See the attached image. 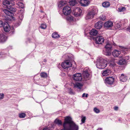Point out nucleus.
<instances>
[{"instance_id":"nucleus-52","label":"nucleus","mask_w":130,"mask_h":130,"mask_svg":"<svg viewBox=\"0 0 130 130\" xmlns=\"http://www.w3.org/2000/svg\"><path fill=\"white\" fill-rule=\"evenodd\" d=\"M23 11H24V10H23Z\"/></svg>"},{"instance_id":"nucleus-34","label":"nucleus","mask_w":130,"mask_h":130,"mask_svg":"<svg viewBox=\"0 0 130 130\" xmlns=\"http://www.w3.org/2000/svg\"><path fill=\"white\" fill-rule=\"evenodd\" d=\"M19 116L20 118H23L25 117L26 114L24 113H20L19 114Z\"/></svg>"},{"instance_id":"nucleus-47","label":"nucleus","mask_w":130,"mask_h":130,"mask_svg":"<svg viewBox=\"0 0 130 130\" xmlns=\"http://www.w3.org/2000/svg\"><path fill=\"white\" fill-rule=\"evenodd\" d=\"M69 92L70 94L73 93V92L72 90V89H70L69 91Z\"/></svg>"},{"instance_id":"nucleus-9","label":"nucleus","mask_w":130,"mask_h":130,"mask_svg":"<svg viewBox=\"0 0 130 130\" xmlns=\"http://www.w3.org/2000/svg\"><path fill=\"white\" fill-rule=\"evenodd\" d=\"M104 39L102 36H98L95 40V43L98 44H102L104 43Z\"/></svg>"},{"instance_id":"nucleus-48","label":"nucleus","mask_w":130,"mask_h":130,"mask_svg":"<svg viewBox=\"0 0 130 130\" xmlns=\"http://www.w3.org/2000/svg\"><path fill=\"white\" fill-rule=\"evenodd\" d=\"M114 109L115 110H117L118 109V107L117 106H115L114 108Z\"/></svg>"},{"instance_id":"nucleus-27","label":"nucleus","mask_w":130,"mask_h":130,"mask_svg":"<svg viewBox=\"0 0 130 130\" xmlns=\"http://www.w3.org/2000/svg\"><path fill=\"white\" fill-rule=\"evenodd\" d=\"M54 123L55 124H57L58 125H61L62 122L61 120L58 119H56L54 121Z\"/></svg>"},{"instance_id":"nucleus-23","label":"nucleus","mask_w":130,"mask_h":130,"mask_svg":"<svg viewBox=\"0 0 130 130\" xmlns=\"http://www.w3.org/2000/svg\"><path fill=\"white\" fill-rule=\"evenodd\" d=\"M117 63L119 65H122L125 64L126 63L125 61L123 58H122L119 60L117 62Z\"/></svg>"},{"instance_id":"nucleus-10","label":"nucleus","mask_w":130,"mask_h":130,"mask_svg":"<svg viewBox=\"0 0 130 130\" xmlns=\"http://www.w3.org/2000/svg\"><path fill=\"white\" fill-rule=\"evenodd\" d=\"M73 79L76 81H80L82 79V77L80 73H77L73 75Z\"/></svg>"},{"instance_id":"nucleus-44","label":"nucleus","mask_w":130,"mask_h":130,"mask_svg":"<svg viewBox=\"0 0 130 130\" xmlns=\"http://www.w3.org/2000/svg\"><path fill=\"white\" fill-rule=\"evenodd\" d=\"M116 27H117V28H119L120 27V25L119 23H116L115 25Z\"/></svg>"},{"instance_id":"nucleus-28","label":"nucleus","mask_w":130,"mask_h":130,"mask_svg":"<svg viewBox=\"0 0 130 130\" xmlns=\"http://www.w3.org/2000/svg\"><path fill=\"white\" fill-rule=\"evenodd\" d=\"M110 4L109 3L107 2H105L102 3L103 6L105 7H107L110 6Z\"/></svg>"},{"instance_id":"nucleus-32","label":"nucleus","mask_w":130,"mask_h":130,"mask_svg":"<svg viewBox=\"0 0 130 130\" xmlns=\"http://www.w3.org/2000/svg\"><path fill=\"white\" fill-rule=\"evenodd\" d=\"M17 5H18L20 7H21L22 8H23L24 7V4L21 2H19L17 3Z\"/></svg>"},{"instance_id":"nucleus-14","label":"nucleus","mask_w":130,"mask_h":130,"mask_svg":"<svg viewBox=\"0 0 130 130\" xmlns=\"http://www.w3.org/2000/svg\"><path fill=\"white\" fill-rule=\"evenodd\" d=\"M7 39V37L3 34H0V43L6 42Z\"/></svg>"},{"instance_id":"nucleus-30","label":"nucleus","mask_w":130,"mask_h":130,"mask_svg":"<svg viewBox=\"0 0 130 130\" xmlns=\"http://www.w3.org/2000/svg\"><path fill=\"white\" fill-rule=\"evenodd\" d=\"M69 3L71 6H73L76 4V3L75 0H72L71 1H70Z\"/></svg>"},{"instance_id":"nucleus-12","label":"nucleus","mask_w":130,"mask_h":130,"mask_svg":"<svg viewBox=\"0 0 130 130\" xmlns=\"http://www.w3.org/2000/svg\"><path fill=\"white\" fill-rule=\"evenodd\" d=\"M95 14V12L93 10L89 12L85 17V19L86 20H88L92 18L94 16Z\"/></svg>"},{"instance_id":"nucleus-42","label":"nucleus","mask_w":130,"mask_h":130,"mask_svg":"<svg viewBox=\"0 0 130 130\" xmlns=\"http://www.w3.org/2000/svg\"><path fill=\"white\" fill-rule=\"evenodd\" d=\"M86 119V117H82L81 121L83 123H85Z\"/></svg>"},{"instance_id":"nucleus-25","label":"nucleus","mask_w":130,"mask_h":130,"mask_svg":"<svg viewBox=\"0 0 130 130\" xmlns=\"http://www.w3.org/2000/svg\"><path fill=\"white\" fill-rule=\"evenodd\" d=\"M82 85L79 83H76L74 85V87L75 88H78L79 89H80L82 87Z\"/></svg>"},{"instance_id":"nucleus-38","label":"nucleus","mask_w":130,"mask_h":130,"mask_svg":"<svg viewBox=\"0 0 130 130\" xmlns=\"http://www.w3.org/2000/svg\"><path fill=\"white\" fill-rule=\"evenodd\" d=\"M93 110L96 113H99L100 112V110L96 108H94L93 109Z\"/></svg>"},{"instance_id":"nucleus-49","label":"nucleus","mask_w":130,"mask_h":130,"mask_svg":"<svg viewBox=\"0 0 130 130\" xmlns=\"http://www.w3.org/2000/svg\"><path fill=\"white\" fill-rule=\"evenodd\" d=\"M43 130H50L49 129L47 128H44Z\"/></svg>"},{"instance_id":"nucleus-43","label":"nucleus","mask_w":130,"mask_h":130,"mask_svg":"<svg viewBox=\"0 0 130 130\" xmlns=\"http://www.w3.org/2000/svg\"><path fill=\"white\" fill-rule=\"evenodd\" d=\"M4 23L2 21H0V27H2L4 26Z\"/></svg>"},{"instance_id":"nucleus-8","label":"nucleus","mask_w":130,"mask_h":130,"mask_svg":"<svg viewBox=\"0 0 130 130\" xmlns=\"http://www.w3.org/2000/svg\"><path fill=\"white\" fill-rule=\"evenodd\" d=\"M115 79L114 78L111 77H106L105 79L104 82L106 84L111 85L114 82Z\"/></svg>"},{"instance_id":"nucleus-15","label":"nucleus","mask_w":130,"mask_h":130,"mask_svg":"<svg viewBox=\"0 0 130 130\" xmlns=\"http://www.w3.org/2000/svg\"><path fill=\"white\" fill-rule=\"evenodd\" d=\"M113 25L112 22L108 21L105 22L104 24V27L105 28H109L112 27Z\"/></svg>"},{"instance_id":"nucleus-50","label":"nucleus","mask_w":130,"mask_h":130,"mask_svg":"<svg viewBox=\"0 0 130 130\" xmlns=\"http://www.w3.org/2000/svg\"><path fill=\"white\" fill-rule=\"evenodd\" d=\"M97 130H102V128H98L97 129Z\"/></svg>"},{"instance_id":"nucleus-3","label":"nucleus","mask_w":130,"mask_h":130,"mask_svg":"<svg viewBox=\"0 0 130 130\" xmlns=\"http://www.w3.org/2000/svg\"><path fill=\"white\" fill-rule=\"evenodd\" d=\"M91 71L90 69L88 68H86L84 69L83 75V78L85 80L90 79L91 78Z\"/></svg>"},{"instance_id":"nucleus-40","label":"nucleus","mask_w":130,"mask_h":130,"mask_svg":"<svg viewBox=\"0 0 130 130\" xmlns=\"http://www.w3.org/2000/svg\"><path fill=\"white\" fill-rule=\"evenodd\" d=\"M10 10L11 11H12L14 12H15L16 11V9L15 8H14L12 7H10L9 8Z\"/></svg>"},{"instance_id":"nucleus-7","label":"nucleus","mask_w":130,"mask_h":130,"mask_svg":"<svg viewBox=\"0 0 130 130\" xmlns=\"http://www.w3.org/2000/svg\"><path fill=\"white\" fill-rule=\"evenodd\" d=\"M72 64L71 62L67 61L63 62L61 64L62 67L64 69H70L71 67Z\"/></svg>"},{"instance_id":"nucleus-45","label":"nucleus","mask_w":130,"mask_h":130,"mask_svg":"<svg viewBox=\"0 0 130 130\" xmlns=\"http://www.w3.org/2000/svg\"><path fill=\"white\" fill-rule=\"evenodd\" d=\"M4 97V94L3 93H0V100L3 99Z\"/></svg>"},{"instance_id":"nucleus-35","label":"nucleus","mask_w":130,"mask_h":130,"mask_svg":"<svg viewBox=\"0 0 130 130\" xmlns=\"http://www.w3.org/2000/svg\"><path fill=\"white\" fill-rule=\"evenodd\" d=\"M47 27L46 25L45 24H42L40 26V28L43 29H45Z\"/></svg>"},{"instance_id":"nucleus-37","label":"nucleus","mask_w":130,"mask_h":130,"mask_svg":"<svg viewBox=\"0 0 130 130\" xmlns=\"http://www.w3.org/2000/svg\"><path fill=\"white\" fill-rule=\"evenodd\" d=\"M24 14L22 13H20L19 14V19L22 20V19L23 18Z\"/></svg>"},{"instance_id":"nucleus-33","label":"nucleus","mask_w":130,"mask_h":130,"mask_svg":"<svg viewBox=\"0 0 130 130\" xmlns=\"http://www.w3.org/2000/svg\"><path fill=\"white\" fill-rule=\"evenodd\" d=\"M41 76L43 78H46L47 77V75L46 73L44 72H42L40 74Z\"/></svg>"},{"instance_id":"nucleus-19","label":"nucleus","mask_w":130,"mask_h":130,"mask_svg":"<svg viewBox=\"0 0 130 130\" xmlns=\"http://www.w3.org/2000/svg\"><path fill=\"white\" fill-rule=\"evenodd\" d=\"M111 71L110 70L107 69L102 71V75L103 76H107L111 74Z\"/></svg>"},{"instance_id":"nucleus-17","label":"nucleus","mask_w":130,"mask_h":130,"mask_svg":"<svg viewBox=\"0 0 130 130\" xmlns=\"http://www.w3.org/2000/svg\"><path fill=\"white\" fill-rule=\"evenodd\" d=\"M103 24L102 22L99 21L96 23L95 25V27L98 29H99L101 28L102 27Z\"/></svg>"},{"instance_id":"nucleus-41","label":"nucleus","mask_w":130,"mask_h":130,"mask_svg":"<svg viewBox=\"0 0 130 130\" xmlns=\"http://www.w3.org/2000/svg\"><path fill=\"white\" fill-rule=\"evenodd\" d=\"M129 57L128 56H126L124 58H123V59L125 61L126 63V62L129 59Z\"/></svg>"},{"instance_id":"nucleus-51","label":"nucleus","mask_w":130,"mask_h":130,"mask_svg":"<svg viewBox=\"0 0 130 130\" xmlns=\"http://www.w3.org/2000/svg\"><path fill=\"white\" fill-rule=\"evenodd\" d=\"M63 129H61V130H67L65 128H64L63 126Z\"/></svg>"},{"instance_id":"nucleus-39","label":"nucleus","mask_w":130,"mask_h":130,"mask_svg":"<svg viewBox=\"0 0 130 130\" xmlns=\"http://www.w3.org/2000/svg\"><path fill=\"white\" fill-rule=\"evenodd\" d=\"M100 18L101 20L103 21L104 20L106 19L104 15H101L100 17Z\"/></svg>"},{"instance_id":"nucleus-22","label":"nucleus","mask_w":130,"mask_h":130,"mask_svg":"<svg viewBox=\"0 0 130 130\" xmlns=\"http://www.w3.org/2000/svg\"><path fill=\"white\" fill-rule=\"evenodd\" d=\"M4 12L7 15H8L9 16H12L13 15L12 12H11L9 10L7 9H4L3 10Z\"/></svg>"},{"instance_id":"nucleus-2","label":"nucleus","mask_w":130,"mask_h":130,"mask_svg":"<svg viewBox=\"0 0 130 130\" xmlns=\"http://www.w3.org/2000/svg\"><path fill=\"white\" fill-rule=\"evenodd\" d=\"M107 61L102 58H98L96 63V65L97 68L99 69H103L106 66Z\"/></svg>"},{"instance_id":"nucleus-5","label":"nucleus","mask_w":130,"mask_h":130,"mask_svg":"<svg viewBox=\"0 0 130 130\" xmlns=\"http://www.w3.org/2000/svg\"><path fill=\"white\" fill-rule=\"evenodd\" d=\"M73 13L76 17L82 14V10L79 7L74 9L73 10Z\"/></svg>"},{"instance_id":"nucleus-13","label":"nucleus","mask_w":130,"mask_h":130,"mask_svg":"<svg viewBox=\"0 0 130 130\" xmlns=\"http://www.w3.org/2000/svg\"><path fill=\"white\" fill-rule=\"evenodd\" d=\"M112 54L114 57H118L119 55H120L119 57L122 56V55L121 54V52L120 50H115L112 52Z\"/></svg>"},{"instance_id":"nucleus-21","label":"nucleus","mask_w":130,"mask_h":130,"mask_svg":"<svg viewBox=\"0 0 130 130\" xmlns=\"http://www.w3.org/2000/svg\"><path fill=\"white\" fill-rule=\"evenodd\" d=\"M66 4V2L64 1H61L58 3V6L60 8L65 6Z\"/></svg>"},{"instance_id":"nucleus-4","label":"nucleus","mask_w":130,"mask_h":130,"mask_svg":"<svg viewBox=\"0 0 130 130\" xmlns=\"http://www.w3.org/2000/svg\"><path fill=\"white\" fill-rule=\"evenodd\" d=\"M112 46L111 44L108 43L105 46V51L104 53L105 55L109 56L111 54Z\"/></svg>"},{"instance_id":"nucleus-18","label":"nucleus","mask_w":130,"mask_h":130,"mask_svg":"<svg viewBox=\"0 0 130 130\" xmlns=\"http://www.w3.org/2000/svg\"><path fill=\"white\" fill-rule=\"evenodd\" d=\"M90 2L88 0H80V3L82 6H86L88 5Z\"/></svg>"},{"instance_id":"nucleus-20","label":"nucleus","mask_w":130,"mask_h":130,"mask_svg":"<svg viewBox=\"0 0 130 130\" xmlns=\"http://www.w3.org/2000/svg\"><path fill=\"white\" fill-rule=\"evenodd\" d=\"M127 77L125 75L122 74L120 77V81L123 82H125L127 80Z\"/></svg>"},{"instance_id":"nucleus-36","label":"nucleus","mask_w":130,"mask_h":130,"mask_svg":"<svg viewBox=\"0 0 130 130\" xmlns=\"http://www.w3.org/2000/svg\"><path fill=\"white\" fill-rule=\"evenodd\" d=\"M115 59L114 58H113L112 59L110 60V65H112V66H114L115 65V64L114 62V61H115Z\"/></svg>"},{"instance_id":"nucleus-31","label":"nucleus","mask_w":130,"mask_h":130,"mask_svg":"<svg viewBox=\"0 0 130 130\" xmlns=\"http://www.w3.org/2000/svg\"><path fill=\"white\" fill-rule=\"evenodd\" d=\"M126 10V8L123 7H120L118 9V10L120 12L124 11Z\"/></svg>"},{"instance_id":"nucleus-16","label":"nucleus","mask_w":130,"mask_h":130,"mask_svg":"<svg viewBox=\"0 0 130 130\" xmlns=\"http://www.w3.org/2000/svg\"><path fill=\"white\" fill-rule=\"evenodd\" d=\"M3 28L4 31L6 32H8L10 30V27L8 23L7 22L4 23Z\"/></svg>"},{"instance_id":"nucleus-46","label":"nucleus","mask_w":130,"mask_h":130,"mask_svg":"<svg viewBox=\"0 0 130 130\" xmlns=\"http://www.w3.org/2000/svg\"><path fill=\"white\" fill-rule=\"evenodd\" d=\"M85 96L86 98H87L88 96V94L87 93L86 94V93H84L83 94V95H82V97H84Z\"/></svg>"},{"instance_id":"nucleus-24","label":"nucleus","mask_w":130,"mask_h":130,"mask_svg":"<svg viewBox=\"0 0 130 130\" xmlns=\"http://www.w3.org/2000/svg\"><path fill=\"white\" fill-rule=\"evenodd\" d=\"M98 33L97 31L95 29H93L90 32V35L93 36H96Z\"/></svg>"},{"instance_id":"nucleus-1","label":"nucleus","mask_w":130,"mask_h":130,"mask_svg":"<svg viewBox=\"0 0 130 130\" xmlns=\"http://www.w3.org/2000/svg\"><path fill=\"white\" fill-rule=\"evenodd\" d=\"M63 126L67 130H78V127L72 120V118L70 117H67L64 119Z\"/></svg>"},{"instance_id":"nucleus-11","label":"nucleus","mask_w":130,"mask_h":130,"mask_svg":"<svg viewBox=\"0 0 130 130\" xmlns=\"http://www.w3.org/2000/svg\"><path fill=\"white\" fill-rule=\"evenodd\" d=\"M3 4L5 6L10 7L14 5L15 3L14 2L10 0H3Z\"/></svg>"},{"instance_id":"nucleus-6","label":"nucleus","mask_w":130,"mask_h":130,"mask_svg":"<svg viewBox=\"0 0 130 130\" xmlns=\"http://www.w3.org/2000/svg\"><path fill=\"white\" fill-rule=\"evenodd\" d=\"M62 12L63 14L65 15H68L71 12V8L69 6H64Z\"/></svg>"},{"instance_id":"nucleus-29","label":"nucleus","mask_w":130,"mask_h":130,"mask_svg":"<svg viewBox=\"0 0 130 130\" xmlns=\"http://www.w3.org/2000/svg\"><path fill=\"white\" fill-rule=\"evenodd\" d=\"M66 19L67 21L71 22L73 20V17L71 16H68L67 17Z\"/></svg>"},{"instance_id":"nucleus-26","label":"nucleus","mask_w":130,"mask_h":130,"mask_svg":"<svg viewBox=\"0 0 130 130\" xmlns=\"http://www.w3.org/2000/svg\"><path fill=\"white\" fill-rule=\"evenodd\" d=\"M60 36L56 32L53 33L52 35V37L54 38H59Z\"/></svg>"}]
</instances>
